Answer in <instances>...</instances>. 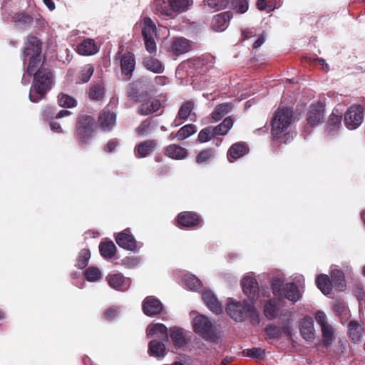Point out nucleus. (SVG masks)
Listing matches in <instances>:
<instances>
[{
	"mask_svg": "<svg viewBox=\"0 0 365 365\" xmlns=\"http://www.w3.org/2000/svg\"><path fill=\"white\" fill-rule=\"evenodd\" d=\"M160 107V101L158 99H153L141 103L138 108V113L140 115H148L158 111Z\"/></svg>",
	"mask_w": 365,
	"mask_h": 365,
	"instance_id": "obj_27",
	"label": "nucleus"
},
{
	"mask_svg": "<svg viewBox=\"0 0 365 365\" xmlns=\"http://www.w3.org/2000/svg\"><path fill=\"white\" fill-rule=\"evenodd\" d=\"M12 21L15 26L21 29H26L30 27L33 23V18L28 14L19 12L12 16Z\"/></svg>",
	"mask_w": 365,
	"mask_h": 365,
	"instance_id": "obj_30",
	"label": "nucleus"
},
{
	"mask_svg": "<svg viewBox=\"0 0 365 365\" xmlns=\"http://www.w3.org/2000/svg\"><path fill=\"white\" fill-rule=\"evenodd\" d=\"M90 257V250L88 249H82L78 254L76 266L81 269L85 268L88 264Z\"/></svg>",
	"mask_w": 365,
	"mask_h": 365,
	"instance_id": "obj_52",
	"label": "nucleus"
},
{
	"mask_svg": "<svg viewBox=\"0 0 365 365\" xmlns=\"http://www.w3.org/2000/svg\"><path fill=\"white\" fill-rule=\"evenodd\" d=\"M216 151L214 148H206L202 150L196 156V163L197 164H207L215 157Z\"/></svg>",
	"mask_w": 365,
	"mask_h": 365,
	"instance_id": "obj_45",
	"label": "nucleus"
},
{
	"mask_svg": "<svg viewBox=\"0 0 365 365\" xmlns=\"http://www.w3.org/2000/svg\"><path fill=\"white\" fill-rule=\"evenodd\" d=\"M106 279L112 288L119 291L128 289L131 282L129 278H125L121 273L110 274Z\"/></svg>",
	"mask_w": 365,
	"mask_h": 365,
	"instance_id": "obj_16",
	"label": "nucleus"
},
{
	"mask_svg": "<svg viewBox=\"0 0 365 365\" xmlns=\"http://www.w3.org/2000/svg\"><path fill=\"white\" fill-rule=\"evenodd\" d=\"M324 106L322 103H317L312 104L310 107V110L307 113V124L310 127L314 128L315 126L322 124L324 121Z\"/></svg>",
	"mask_w": 365,
	"mask_h": 365,
	"instance_id": "obj_13",
	"label": "nucleus"
},
{
	"mask_svg": "<svg viewBox=\"0 0 365 365\" xmlns=\"http://www.w3.org/2000/svg\"><path fill=\"white\" fill-rule=\"evenodd\" d=\"M85 277L89 282H96L101 279V272L96 267H90L85 271Z\"/></svg>",
	"mask_w": 365,
	"mask_h": 365,
	"instance_id": "obj_56",
	"label": "nucleus"
},
{
	"mask_svg": "<svg viewBox=\"0 0 365 365\" xmlns=\"http://www.w3.org/2000/svg\"><path fill=\"white\" fill-rule=\"evenodd\" d=\"M142 34L143 38L155 37L156 35V26L148 17L145 18L142 22Z\"/></svg>",
	"mask_w": 365,
	"mask_h": 365,
	"instance_id": "obj_43",
	"label": "nucleus"
},
{
	"mask_svg": "<svg viewBox=\"0 0 365 365\" xmlns=\"http://www.w3.org/2000/svg\"><path fill=\"white\" fill-rule=\"evenodd\" d=\"M341 115L331 114L327 123L326 131L329 135H334L341 125Z\"/></svg>",
	"mask_w": 365,
	"mask_h": 365,
	"instance_id": "obj_38",
	"label": "nucleus"
},
{
	"mask_svg": "<svg viewBox=\"0 0 365 365\" xmlns=\"http://www.w3.org/2000/svg\"><path fill=\"white\" fill-rule=\"evenodd\" d=\"M98 51V48L94 41L91 38H86L80 43L77 46V52L83 56L94 55Z\"/></svg>",
	"mask_w": 365,
	"mask_h": 365,
	"instance_id": "obj_26",
	"label": "nucleus"
},
{
	"mask_svg": "<svg viewBox=\"0 0 365 365\" xmlns=\"http://www.w3.org/2000/svg\"><path fill=\"white\" fill-rule=\"evenodd\" d=\"M158 126V121L155 117H150L144 120L135 128V133L139 136H145L151 134Z\"/></svg>",
	"mask_w": 365,
	"mask_h": 365,
	"instance_id": "obj_23",
	"label": "nucleus"
},
{
	"mask_svg": "<svg viewBox=\"0 0 365 365\" xmlns=\"http://www.w3.org/2000/svg\"><path fill=\"white\" fill-rule=\"evenodd\" d=\"M278 314L277 303L274 299L269 300L264 307V314L269 320L274 319Z\"/></svg>",
	"mask_w": 365,
	"mask_h": 365,
	"instance_id": "obj_46",
	"label": "nucleus"
},
{
	"mask_svg": "<svg viewBox=\"0 0 365 365\" xmlns=\"http://www.w3.org/2000/svg\"><path fill=\"white\" fill-rule=\"evenodd\" d=\"M213 137H215V135H214L213 128L211 126H208L200 131L197 136V140L200 143H203L210 141Z\"/></svg>",
	"mask_w": 365,
	"mask_h": 365,
	"instance_id": "obj_54",
	"label": "nucleus"
},
{
	"mask_svg": "<svg viewBox=\"0 0 365 365\" xmlns=\"http://www.w3.org/2000/svg\"><path fill=\"white\" fill-rule=\"evenodd\" d=\"M233 125V120L231 117H227L224 120L215 127H212L214 135H225Z\"/></svg>",
	"mask_w": 365,
	"mask_h": 365,
	"instance_id": "obj_44",
	"label": "nucleus"
},
{
	"mask_svg": "<svg viewBox=\"0 0 365 365\" xmlns=\"http://www.w3.org/2000/svg\"><path fill=\"white\" fill-rule=\"evenodd\" d=\"M194 108V101L192 100L187 101L180 106L178 113V117L181 120H187L190 116L191 112Z\"/></svg>",
	"mask_w": 365,
	"mask_h": 365,
	"instance_id": "obj_49",
	"label": "nucleus"
},
{
	"mask_svg": "<svg viewBox=\"0 0 365 365\" xmlns=\"http://www.w3.org/2000/svg\"><path fill=\"white\" fill-rule=\"evenodd\" d=\"M155 139L146 140L138 144L134 148L135 156L137 158H144L152 153L158 146Z\"/></svg>",
	"mask_w": 365,
	"mask_h": 365,
	"instance_id": "obj_15",
	"label": "nucleus"
},
{
	"mask_svg": "<svg viewBox=\"0 0 365 365\" xmlns=\"http://www.w3.org/2000/svg\"><path fill=\"white\" fill-rule=\"evenodd\" d=\"M197 131L196 125L194 124H187L179 129L176 133V138L178 140H183Z\"/></svg>",
	"mask_w": 365,
	"mask_h": 365,
	"instance_id": "obj_47",
	"label": "nucleus"
},
{
	"mask_svg": "<svg viewBox=\"0 0 365 365\" xmlns=\"http://www.w3.org/2000/svg\"><path fill=\"white\" fill-rule=\"evenodd\" d=\"M232 16V14L230 11L223 12L215 16L212 20V28L216 31H224Z\"/></svg>",
	"mask_w": 365,
	"mask_h": 365,
	"instance_id": "obj_25",
	"label": "nucleus"
},
{
	"mask_svg": "<svg viewBox=\"0 0 365 365\" xmlns=\"http://www.w3.org/2000/svg\"><path fill=\"white\" fill-rule=\"evenodd\" d=\"M105 86L102 82L93 85L88 91L89 98L93 101H101L105 96Z\"/></svg>",
	"mask_w": 365,
	"mask_h": 365,
	"instance_id": "obj_42",
	"label": "nucleus"
},
{
	"mask_svg": "<svg viewBox=\"0 0 365 365\" xmlns=\"http://www.w3.org/2000/svg\"><path fill=\"white\" fill-rule=\"evenodd\" d=\"M147 335L148 336H157L163 341H167L168 340V328L165 325L160 323H157L153 326H150L147 330Z\"/></svg>",
	"mask_w": 365,
	"mask_h": 365,
	"instance_id": "obj_31",
	"label": "nucleus"
},
{
	"mask_svg": "<svg viewBox=\"0 0 365 365\" xmlns=\"http://www.w3.org/2000/svg\"><path fill=\"white\" fill-rule=\"evenodd\" d=\"M227 314L236 322H244L246 319L250 318L254 324L259 323V314L253 303L246 300L237 302L229 299L226 307Z\"/></svg>",
	"mask_w": 365,
	"mask_h": 365,
	"instance_id": "obj_2",
	"label": "nucleus"
},
{
	"mask_svg": "<svg viewBox=\"0 0 365 365\" xmlns=\"http://www.w3.org/2000/svg\"><path fill=\"white\" fill-rule=\"evenodd\" d=\"M185 284L190 290H197L202 287L200 280L194 275L186 277Z\"/></svg>",
	"mask_w": 365,
	"mask_h": 365,
	"instance_id": "obj_57",
	"label": "nucleus"
},
{
	"mask_svg": "<svg viewBox=\"0 0 365 365\" xmlns=\"http://www.w3.org/2000/svg\"><path fill=\"white\" fill-rule=\"evenodd\" d=\"M115 240L118 246L125 250L135 251L137 249L138 242L129 228L116 234Z\"/></svg>",
	"mask_w": 365,
	"mask_h": 365,
	"instance_id": "obj_11",
	"label": "nucleus"
},
{
	"mask_svg": "<svg viewBox=\"0 0 365 365\" xmlns=\"http://www.w3.org/2000/svg\"><path fill=\"white\" fill-rule=\"evenodd\" d=\"M156 92L155 85L147 79H140L128 84L126 93L135 102H140Z\"/></svg>",
	"mask_w": 365,
	"mask_h": 365,
	"instance_id": "obj_6",
	"label": "nucleus"
},
{
	"mask_svg": "<svg viewBox=\"0 0 365 365\" xmlns=\"http://www.w3.org/2000/svg\"><path fill=\"white\" fill-rule=\"evenodd\" d=\"M364 108L361 105L350 106L344 114V123L347 128H357L364 120Z\"/></svg>",
	"mask_w": 365,
	"mask_h": 365,
	"instance_id": "obj_8",
	"label": "nucleus"
},
{
	"mask_svg": "<svg viewBox=\"0 0 365 365\" xmlns=\"http://www.w3.org/2000/svg\"><path fill=\"white\" fill-rule=\"evenodd\" d=\"M202 297L205 304L211 312L217 314L222 312V307L220 302L210 290L205 291L202 293Z\"/></svg>",
	"mask_w": 365,
	"mask_h": 365,
	"instance_id": "obj_19",
	"label": "nucleus"
},
{
	"mask_svg": "<svg viewBox=\"0 0 365 365\" xmlns=\"http://www.w3.org/2000/svg\"><path fill=\"white\" fill-rule=\"evenodd\" d=\"M116 120V113L110 110L106 106L99 113L98 123L102 131L108 133L115 127Z\"/></svg>",
	"mask_w": 365,
	"mask_h": 365,
	"instance_id": "obj_10",
	"label": "nucleus"
},
{
	"mask_svg": "<svg viewBox=\"0 0 365 365\" xmlns=\"http://www.w3.org/2000/svg\"><path fill=\"white\" fill-rule=\"evenodd\" d=\"M249 152V147L245 142H237L234 143L228 150L227 158L229 162L232 163Z\"/></svg>",
	"mask_w": 365,
	"mask_h": 365,
	"instance_id": "obj_18",
	"label": "nucleus"
},
{
	"mask_svg": "<svg viewBox=\"0 0 365 365\" xmlns=\"http://www.w3.org/2000/svg\"><path fill=\"white\" fill-rule=\"evenodd\" d=\"M26 74L28 76H34L29 93L30 101L37 103L45 98L46 93L51 90L53 82V75L51 70H26L24 76Z\"/></svg>",
	"mask_w": 365,
	"mask_h": 365,
	"instance_id": "obj_1",
	"label": "nucleus"
},
{
	"mask_svg": "<svg viewBox=\"0 0 365 365\" xmlns=\"http://www.w3.org/2000/svg\"><path fill=\"white\" fill-rule=\"evenodd\" d=\"M331 282L333 287L337 291H343L346 288L344 274L341 270L334 269L331 272Z\"/></svg>",
	"mask_w": 365,
	"mask_h": 365,
	"instance_id": "obj_36",
	"label": "nucleus"
},
{
	"mask_svg": "<svg viewBox=\"0 0 365 365\" xmlns=\"http://www.w3.org/2000/svg\"><path fill=\"white\" fill-rule=\"evenodd\" d=\"M168 2L174 16L187 11L193 3L192 0H168Z\"/></svg>",
	"mask_w": 365,
	"mask_h": 365,
	"instance_id": "obj_32",
	"label": "nucleus"
},
{
	"mask_svg": "<svg viewBox=\"0 0 365 365\" xmlns=\"http://www.w3.org/2000/svg\"><path fill=\"white\" fill-rule=\"evenodd\" d=\"M242 355L252 359H263L265 357V349L259 347L245 349L242 351Z\"/></svg>",
	"mask_w": 365,
	"mask_h": 365,
	"instance_id": "obj_48",
	"label": "nucleus"
},
{
	"mask_svg": "<svg viewBox=\"0 0 365 365\" xmlns=\"http://www.w3.org/2000/svg\"><path fill=\"white\" fill-rule=\"evenodd\" d=\"M229 0H207L210 8L215 10H221L226 8Z\"/></svg>",
	"mask_w": 365,
	"mask_h": 365,
	"instance_id": "obj_59",
	"label": "nucleus"
},
{
	"mask_svg": "<svg viewBox=\"0 0 365 365\" xmlns=\"http://www.w3.org/2000/svg\"><path fill=\"white\" fill-rule=\"evenodd\" d=\"M163 305L161 302L153 296H148L145 298L142 304L143 313L148 317H154L160 314Z\"/></svg>",
	"mask_w": 365,
	"mask_h": 365,
	"instance_id": "obj_14",
	"label": "nucleus"
},
{
	"mask_svg": "<svg viewBox=\"0 0 365 365\" xmlns=\"http://www.w3.org/2000/svg\"><path fill=\"white\" fill-rule=\"evenodd\" d=\"M96 129L93 115L82 113L78 115L76 123V137L79 144L86 145L92 138Z\"/></svg>",
	"mask_w": 365,
	"mask_h": 365,
	"instance_id": "obj_4",
	"label": "nucleus"
},
{
	"mask_svg": "<svg viewBox=\"0 0 365 365\" xmlns=\"http://www.w3.org/2000/svg\"><path fill=\"white\" fill-rule=\"evenodd\" d=\"M241 285L244 294L252 301V303L257 301L259 297V284L257 279L252 277H245Z\"/></svg>",
	"mask_w": 365,
	"mask_h": 365,
	"instance_id": "obj_12",
	"label": "nucleus"
},
{
	"mask_svg": "<svg viewBox=\"0 0 365 365\" xmlns=\"http://www.w3.org/2000/svg\"><path fill=\"white\" fill-rule=\"evenodd\" d=\"M322 334L323 338V345L326 347L330 346L334 339V329L330 324H327L323 327H321Z\"/></svg>",
	"mask_w": 365,
	"mask_h": 365,
	"instance_id": "obj_50",
	"label": "nucleus"
},
{
	"mask_svg": "<svg viewBox=\"0 0 365 365\" xmlns=\"http://www.w3.org/2000/svg\"><path fill=\"white\" fill-rule=\"evenodd\" d=\"M315 319H316L317 322L319 324V326L321 327H323L329 324V323L327 322V316H326L325 313L322 311L317 312Z\"/></svg>",
	"mask_w": 365,
	"mask_h": 365,
	"instance_id": "obj_63",
	"label": "nucleus"
},
{
	"mask_svg": "<svg viewBox=\"0 0 365 365\" xmlns=\"http://www.w3.org/2000/svg\"><path fill=\"white\" fill-rule=\"evenodd\" d=\"M58 103L62 107L72 108L76 106V100L66 94L61 93L58 97Z\"/></svg>",
	"mask_w": 365,
	"mask_h": 365,
	"instance_id": "obj_55",
	"label": "nucleus"
},
{
	"mask_svg": "<svg viewBox=\"0 0 365 365\" xmlns=\"http://www.w3.org/2000/svg\"><path fill=\"white\" fill-rule=\"evenodd\" d=\"M232 109L231 103H225L217 105L211 113L212 118L215 121L220 120L225 115L229 113Z\"/></svg>",
	"mask_w": 365,
	"mask_h": 365,
	"instance_id": "obj_39",
	"label": "nucleus"
},
{
	"mask_svg": "<svg viewBox=\"0 0 365 365\" xmlns=\"http://www.w3.org/2000/svg\"><path fill=\"white\" fill-rule=\"evenodd\" d=\"M304 66H317L318 64L324 66V65L327 67V64L325 63L324 59L320 58H312L311 57L305 56L303 58Z\"/></svg>",
	"mask_w": 365,
	"mask_h": 365,
	"instance_id": "obj_61",
	"label": "nucleus"
},
{
	"mask_svg": "<svg viewBox=\"0 0 365 365\" xmlns=\"http://www.w3.org/2000/svg\"><path fill=\"white\" fill-rule=\"evenodd\" d=\"M145 45L147 51L152 53L156 50V43L154 40V37L144 38Z\"/></svg>",
	"mask_w": 365,
	"mask_h": 365,
	"instance_id": "obj_64",
	"label": "nucleus"
},
{
	"mask_svg": "<svg viewBox=\"0 0 365 365\" xmlns=\"http://www.w3.org/2000/svg\"><path fill=\"white\" fill-rule=\"evenodd\" d=\"M193 329L206 341L216 342L218 339L214 325L205 315L199 314L195 317Z\"/></svg>",
	"mask_w": 365,
	"mask_h": 365,
	"instance_id": "obj_7",
	"label": "nucleus"
},
{
	"mask_svg": "<svg viewBox=\"0 0 365 365\" xmlns=\"http://www.w3.org/2000/svg\"><path fill=\"white\" fill-rule=\"evenodd\" d=\"M99 252L105 259H110L116 253V247L113 241L101 242L99 245Z\"/></svg>",
	"mask_w": 365,
	"mask_h": 365,
	"instance_id": "obj_41",
	"label": "nucleus"
},
{
	"mask_svg": "<svg viewBox=\"0 0 365 365\" xmlns=\"http://www.w3.org/2000/svg\"><path fill=\"white\" fill-rule=\"evenodd\" d=\"M284 284L280 279H274L272 281L271 288L274 296L282 301L284 299Z\"/></svg>",
	"mask_w": 365,
	"mask_h": 365,
	"instance_id": "obj_51",
	"label": "nucleus"
},
{
	"mask_svg": "<svg viewBox=\"0 0 365 365\" xmlns=\"http://www.w3.org/2000/svg\"><path fill=\"white\" fill-rule=\"evenodd\" d=\"M118 314V308L117 307H110L105 310L103 318L108 321L114 319Z\"/></svg>",
	"mask_w": 365,
	"mask_h": 365,
	"instance_id": "obj_62",
	"label": "nucleus"
},
{
	"mask_svg": "<svg viewBox=\"0 0 365 365\" xmlns=\"http://www.w3.org/2000/svg\"><path fill=\"white\" fill-rule=\"evenodd\" d=\"M215 64V58L211 56H205V59H189L183 61L180 66L182 68H198L205 66L206 67H213Z\"/></svg>",
	"mask_w": 365,
	"mask_h": 365,
	"instance_id": "obj_20",
	"label": "nucleus"
},
{
	"mask_svg": "<svg viewBox=\"0 0 365 365\" xmlns=\"http://www.w3.org/2000/svg\"><path fill=\"white\" fill-rule=\"evenodd\" d=\"M135 60L132 53L128 52L120 58L121 68H135Z\"/></svg>",
	"mask_w": 365,
	"mask_h": 365,
	"instance_id": "obj_53",
	"label": "nucleus"
},
{
	"mask_svg": "<svg viewBox=\"0 0 365 365\" xmlns=\"http://www.w3.org/2000/svg\"><path fill=\"white\" fill-rule=\"evenodd\" d=\"M294 121V116L292 108L279 105L271 121V134L273 139L279 138Z\"/></svg>",
	"mask_w": 365,
	"mask_h": 365,
	"instance_id": "obj_3",
	"label": "nucleus"
},
{
	"mask_svg": "<svg viewBox=\"0 0 365 365\" xmlns=\"http://www.w3.org/2000/svg\"><path fill=\"white\" fill-rule=\"evenodd\" d=\"M153 6L154 11L163 17L174 16L173 11H170V6L164 0H154Z\"/></svg>",
	"mask_w": 365,
	"mask_h": 365,
	"instance_id": "obj_37",
	"label": "nucleus"
},
{
	"mask_svg": "<svg viewBox=\"0 0 365 365\" xmlns=\"http://www.w3.org/2000/svg\"><path fill=\"white\" fill-rule=\"evenodd\" d=\"M71 81L76 84L87 83L93 73L94 70H73Z\"/></svg>",
	"mask_w": 365,
	"mask_h": 365,
	"instance_id": "obj_40",
	"label": "nucleus"
},
{
	"mask_svg": "<svg viewBox=\"0 0 365 365\" xmlns=\"http://www.w3.org/2000/svg\"><path fill=\"white\" fill-rule=\"evenodd\" d=\"M170 49L174 54L180 55L190 51L191 44L187 39L183 37H177L173 39Z\"/></svg>",
	"mask_w": 365,
	"mask_h": 365,
	"instance_id": "obj_22",
	"label": "nucleus"
},
{
	"mask_svg": "<svg viewBox=\"0 0 365 365\" xmlns=\"http://www.w3.org/2000/svg\"><path fill=\"white\" fill-rule=\"evenodd\" d=\"M283 294L284 299L286 298L292 302H297L302 297L298 286L294 282L284 284Z\"/></svg>",
	"mask_w": 365,
	"mask_h": 365,
	"instance_id": "obj_28",
	"label": "nucleus"
},
{
	"mask_svg": "<svg viewBox=\"0 0 365 365\" xmlns=\"http://www.w3.org/2000/svg\"><path fill=\"white\" fill-rule=\"evenodd\" d=\"M143 65L146 68H161L162 64L160 61L153 56H147L144 58Z\"/></svg>",
	"mask_w": 365,
	"mask_h": 365,
	"instance_id": "obj_58",
	"label": "nucleus"
},
{
	"mask_svg": "<svg viewBox=\"0 0 365 365\" xmlns=\"http://www.w3.org/2000/svg\"><path fill=\"white\" fill-rule=\"evenodd\" d=\"M165 345L158 340H152L148 344V354L151 356L163 358L166 354Z\"/></svg>",
	"mask_w": 365,
	"mask_h": 365,
	"instance_id": "obj_34",
	"label": "nucleus"
},
{
	"mask_svg": "<svg viewBox=\"0 0 365 365\" xmlns=\"http://www.w3.org/2000/svg\"><path fill=\"white\" fill-rule=\"evenodd\" d=\"M364 332L362 324L351 320L348 324V335L352 341L358 342L361 340Z\"/></svg>",
	"mask_w": 365,
	"mask_h": 365,
	"instance_id": "obj_29",
	"label": "nucleus"
},
{
	"mask_svg": "<svg viewBox=\"0 0 365 365\" xmlns=\"http://www.w3.org/2000/svg\"><path fill=\"white\" fill-rule=\"evenodd\" d=\"M169 336L176 349L183 348L190 341L186 337L184 329L179 327H172L169 330Z\"/></svg>",
	"mask_w": 365,
	"mask_h": 365,
	"instance_id": "obj_17",
	"label": "nucleus"
},
{
	"mask_svg": "<svg viewBox=\"0 0 365 365\" xmlns=\"http://www.w3.org/2000/svg\"><path fill=\"white\" fill-rule=\"evenodd\" d=\"M300 333L306 341H313L315 338L314 321L311 317H305L302 319L300 327Z\"/></svg>",
	"mask_w": 365,
	"mask_h": 365,
	"instance_id": "obj_24",
	"label": "nucleus"
},
{
	"mask_svg": "<svg viewBox=\"0 0 365 365\" xmlns=\"http://www.w3.org/2000/svg\"><path fill=\"white\" fill-rule=\"evenodd\" d=\"M316 284L321 292L325 295L330 294L333 288L331 278L328 275L324 274H321L317 277Z\"/></svg>",
	"mask_w": 365,
	"mask_h": 365,
	"instance_id": "obj_35",
	"label": "nucleus"
},
{
	"mask_svg": "<svg viewBox=\"0 0 365 365\" xmlns=\"http://www.w3.org/2000/svg\"><path fill=\"white\" fill-rule=\"evenodd\" d=\"M234 9L238 13H245L248 9V1L247 0H233Z\"/></svg>",
	"mask_w": 365,
	"mask_h": 365,
	"instance_id": "obj_60",
	"label": "nucleus"
},
{
	"mask_svg": "<svg viewBox=\"0 0 365 365\" xmlns=\"http://www.w3.org/2000/svg\"><path fill=\"white\" fill-rule=\"evenodd\" d=\"M201 223L202 219L197 213L184 211L178 215L175 225L180 229H192L200 226Z\"/></svg>",
	"mask_w": 365,
	"mask_h": 365,
	"instance_id": "obj_9",
	"label": "nucleus"
},
{
	"mask_svg": "<svg viewBox=\"0 0 365 365\" xmlns=\"http://www.w3.org/2000/svg\"><path fill=\"white\" fill-rule=\"evenodd\" d=\"M41 43L32 35H29L25 41L23 52L24 61L28 62L27 68H35L41 65Z\"/></svg>",
	"mask_w": 365,
	"mask_h": 365,
	"instance_id": "obj_5",
	"label": "nucleus"
},
{
	"mask_svg": "<svg viewBox=\"0 0 365 365\" xmlns=\"http://www.w3.org/2000/svg\"><path fill=\"white\" fill-rule=\"evenodd\" d=\"M286 327H281L273 324H269L264 329L265 339L279 340L282 338V334L287 331Z\"/></svg>",
	"mask_w": 365,
	"mask_h": 365,
	"instance_id": "obj_33",
	"label": "nucleus"
},
{
	"mask_svg": "<svg viewBox=\"0 0 365 365\" xmlns=\"http://www.w3.org/2000/svg\"><path fill=\"white\" fill-rule=\"evenodd\" d=\"M164 153L173 160H183L188 156L187 150L177 144H170L166 146L164 149Z\"/></svg>",
	"mask_w": 365,
	"mask_h": 365,
	"instance_id": "obj_21",
	"label": "nucleus"
}]
</instances>
